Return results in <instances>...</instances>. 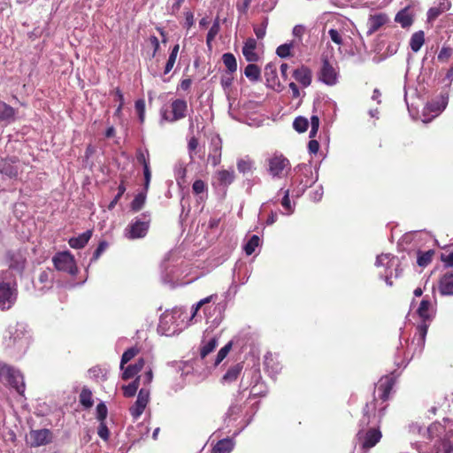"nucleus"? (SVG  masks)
<instances>
[{
	"label": "nucleus",
	"instance_id": "f257e3e1",
	"mask_svg": "<svg viewBox=\"0 0 453 453\" xmlns=\"http://www.w3.org/2000/svg\"><path fill=\"white\" fill-rule=\"evenodd\" d=\"M388 404H383L378 408L377 398H373L367 402L362 408L361 416L357 422L358 427H369L371 424L375 421V425H380L383 417L385 416Z\"/></svg>",
	"mask_w": 453,
	"mask_h": 453
},
{
	"label": "nucleus",
	"instance_id": "f03ea898",
	"mask_svg": "<svg viewBox=\"0 0 453 453\" xmlns=\"http://www.w3.org/2000/svg\"><path fill=\"white\" fill-rule=\"evenodd\" d=\"M8 346L19 349H26L31 340V335L26 324L17 322L14 326H9Z\"/></svg>",
	"mask_w": 453,
	"mask_h": 453
},
{
	"label": "nucleus",
	"instance_id": "7ed1b4c3",
	"mask_svg": "<svg viewBox=\"0 0 453 453\" xmlns=\"http://www.w3.org/2000/svg\"><path fill=\"white\" fill-rule=\"evenodd\" d=\"M11 272H0V310L2 311L10 309L16 300V290L11 286Z\"/></svg>",
	"mask_w": 453,
	"mask_h": 453
},
{
	"label": "nucleus",
	"instance_id": "20e7f679",
	"mask_svg": "<svg viewBox=\"0 0 453 453\" xmlns=\"http://www.w3.org/2000/svg\"><path fill=\"white\" fill-rule=\"evenodd\" d=\"M267 172L273 179H283L291 171L289 160L282 154H273L267 160Z\"/></svg>",
	"mask_w": 453,
	"mask_h": 453
},
{
	"label": "nucleus",
	"instance_id": "39448f33",
	"mask_svg": "<svg viewBox=\"0 0 453 453\" xmlns=\"http://www.w3.org/2000/svg\"><path fill=\"white\" fill-rule=\"evenodd\" d=\"M356 438L363 449L367 450L375 447L382 438L380 425L372 427H358Z\"/></svg>",
	"mask_w": 453,
	"mask_h": 453
},
{
	"label": "nucleus",
	"instance_id": "423d86ee",
	"mask_svg": "<svg viewBox=\"0 0 453 453\" xmlns=\"http://www.w3.org/2000/svg\"><path fill=\"white\" fill-rule=\"evenodd\" d=\"M27 164L18 157H0V174L9 180H19Z\"/></svg>",
	"mask_w": 453,
	"mask_h": 453
},
{
	"label": "nucleus",
	"instance_id": "0eeeda50",
	"mask_svg": "<svg viewBox=\"0 0 453 453\" xmlns=\"http://www.w3.org/2000/svg\"><path fill=\"white\" fill-rule=\"evenodd\" d=\"M150 225V213L144 212L136 218L126 228V237L130 240L143 238L147 235Z\"/></svg>",
	"mask_w": 453,
	"mask_h": 453
},
{
	"label": "nucleus",
	"instance_id": "6e6552de",
	"mask_svg": "<svg viewBox=\"0 0 453 453\" xmlns=\"http://www.w3.org/2000/svg\"><path fill=\"white\" fill-rule=\"evenodd\" d=\"M0 381L6 382L17 393L23 395L26 388L23 375L12 366H0Z\"/></svg>",
	"mask_w": 453,
	"mask_h": 453
},
{
	"label": "nucleus",
	"instance_id": "1a4fd4ad",
	"mask_svg": "<svg viewBox=\"0 0 453 453\" xmlns=\"http://www.w3.org/2000/svg\"><path fill=\"white\" fill-rule=\"evenodd\" d=\"M52 262L58 271L65 272L71 275L78 273L74 257L69 251L57 253L52 257Z\"/></svg>",
	"mask_w": 453,
	"mask_h": 453
},
{
	"label": "nucleus",
	"instance_id": "9d476101",
	"mask_svg": "<svg viewBox=\"0 0 453 453\" xmlns=\"http://www.w3.org/2000/svg\"><path fill=\"white\" fill-rule=\"evenodd\" d=\"M171 111L168 113L165 111L162 113V119L168 122H176L180 120L187 116L188 103L184 99H174L171 103Z\"/></svg>",
	"mask_w": 453,
	"mask_h": 453
},
{
	"label": "nucleus",
	"instance_id": "9b49d317",
	"mask_svg": "<svg viewBox=\"0 0 453 453\" xmlns=\"http://www.w3.org/2000/svg\"><path fill=\"white\" fill-rule=\"evenodd\" d=\"M53 434L50 429L42 428L31 430L28 434L27 443L32 448L44 446L52 442Z\"/></svg>",
	"mask_w": 453,
	"mask_h": 453
},
{
	"label": "nucleus",
	"instance_id": "f8f14e48",
	"mask_svg": "<svg viewBox=\"0 0 453 453\" xmlns=\"http://www.w3.org/2000/svg\"><path fill=\"white\" fill-rule=\"evenodd\" d=\"M319 76L323 83L334 86L338 81V71L327 58H323Z\"/></svg>",
	"mask_w": 453,
	"mask_h": 453
},
{
	"label": "nucleus",
	"instance_id": "ddd939ff",
	"mask_svg": "<svg viewBox=\"0 0 453 453\" xmlns=\"http://www.w3.org/2000/svg\"><path fill=\"white\" fill-rule=\"evenodd\" d=\"M395 385V378L391 375L383 376L379 380L375 390L378 392V398L381 405L389 399V395Z\"/></svg>",
	"mask_w": 453,
	"mask_h": 453
},
{
	"label": "nucleus",
	"instance_id": "4468645a",
	"mask_svg": "<svg viewBox=\"0 0 453 453\" xmlns=\"http://www.w3.org/2000/svg\"><path fill=\"white\" fill-rule=\"evenodd\" d=\"M149 397H150L149 389H147V388L140 389V391L138 393L137 400L135 401L134 405H132L129 408V412L134 419H137L144 411V410L147 406V403L149 402Z\"/></svg>",
	"mask_w": 453,
	"mask_h": 453
},
{
	"label": "nucleus",
	"instance_id": "2eb2a0df",
	"mask_svg": "<svg viewBox=\"0 0 453 453\" xmlns=\"http://www.w3.org/2000/svg\"><path fill=\"white\" fill-rule=\"evenodd\" d=\"M222 156V139L219 135H216L211 139L210 153L208 155V161L211 162L212 166H217L221 162Z\"/></svg>",
	"mask_w": 453,
	"mask_h": 453
},
{
	"label": "nucleus",
	"instance_id": "dca6fc26",
	"mask_svg": "<svg viewBox=\"0 0 453 453\" xmlns=\"http://www.w3.org/2000/svg\"><path fill=\"white\" fill-rule=\"evenodd\" d=\"M438 289L441 296H453V270L440 278Z\"/></svg>",
	"mask_w": 453,
	"mask_h": 453
},
{
	"label": "nucleus",
	"instance_id": "f3484780",
	"mask_svg": "<svg viewBox=\"0 0 453 453\" xmlns=\"http://www.w3.org/2000/svg\"><path fill=\"white\" fill-rule=\"evenodd\" d=\"M293 77L303 87L306 88L310 86L311 83L312 74L309 67L302 65L293 72Z\"/></svg>",
	"mask_w": 453,
	"mask_h": 453
},
{
	"label": "nucleus",
	"instance_id": "a211bd4d",
	"mask_svg": "<svg viewBox=\"0 0 453 453\" xmlns=\"http://www.w3.org/2000/svg\"><path fill=\"white\" fill-rule=\"evenodd\" d=\"M145 360L143 357H140L137 359V361L133 364L129 365L127 367L124 366V369L122 370V375L121 378L124 380H128L134 376H136L144 367Z\"/></svg>",
	"mask_w": 453,
	"mask_h": 453
},
{
	"label": "nucleus",
	"instance_id": "6ab92c4d",
	"mask_svg": "<svg viewBox=\"0 0 453 453\" xmlns=\"http://www.w3.org/2000/svg\"><path fill=\"white\" fill-rule=\"evenodd\" d=\"M217 184L219 187L227 188L235 180V173L234 170L221 169L215 173Z\"/></svg>",
	"mask_w": 453,
	"mask_h": 453
},
{
	"label": "nucleus",
	"instance_id": "aec40b11",
	"mask_svg": "<svg viewBox=\"0 0 453 453\" xmlns=\"http://www.w3.org/2000/svg\"><path fill=\"white\" fill-rule=\"evenodd\" d=\"M257 48V41L254 38H248L242 47V54L248 62H257L259 58L255 50Z\"/></svg>",
	"mask_w": 453,
	"mask_h": 453
},
{
	"label": "nucleus",
	"instance_id": "412c9836",
	"mask_svg": "<svg viewBox=\"0 0 453 453\" xmlns=\"http://www.w3.org/2000/svg\"><path fill=\"white\" fill-rule=\"evenodd\" d=\"M395 21L399 23L403 28L411 27L413 23V14L411 12L410 6L399 11L395 17Z\"/></svg>",
	"mask_w": 453,
	"mask_h": 453
},
{
	"label": "nucleus",
	"instance_id": "4be33fe9",
	"mask_svg": "<svg viewBox=\"0 0 453 453\" xmlns=\"http://www.w3.org/2000/svg\"><path fill=\"white\" fill-rule=\"evenodd\" d=\"M92 234H93V231L91 229L87 230L86 232L82 233L81 234H80L77 237L70 238L68 241V243H69L70 247L73 249H77V250L82 249L87 245V243L92 237Z\"/></svg>",
	"mask_w": 453,
	"mask_h": 453
},
{
	"label": "nucleus",
	"instance_id": "5701e85b",
	"mask_svg": "<svg viewBox=\"0 0 453 453\" xmlns=\"http://www.w3.org/2000/svg\"><path fill=\"white\" fill-rule=\"evenodd\" d=\"M16 111L13 107L0 100V122H12Z\"/></svg>",
	"mask_w": 453,
	"mask_h": 453
},
{
	"label": "nucleus",
	"instance_id": "b1692460",
	"mask_svg": "<svg viewBox=\"0 0 453 453\" xmlns=\"http://www.w3.org/2000/svg\"><path fill=\"white\" fill-rule=\"evenodd\" d=\"M234 447V442L230 438H225L217 441L211 453H230Z\"/></svg>",
	"mask_w": 453,
	"mask_h": 453
},
{
	"label": "nucleus",
	"instance_id": "393cba45",
	"mask_svg": "<svg viewBox=\"0 0 453 453\" xmlns=\"http://www.w3.org/2000/svg\"><path fill=\"white\" fill-rule=\"evenodd\" d=\"M265 77L268 87L273 88L279 84L276 65L268 63L265 67Z\"/></svg>",
	"mask_w": 453,
	"mask_h": 453
},
{
	"label": "nucleus",
	"instance_id": "a878e982",
	"mask_svg": "<svg viewBox=\"0 0 453 453\" xmlns=\"http://www.w3.org/2000/svg\"><path fill=\"white\" fill-rule=\"evenodd\" d=\"M388 16L384 13L375 14L369 19V33L372 34L378 31L383 25L388 22Z\"/></svg>",
	"mask_w": 453,
	"mask_h": 453
},
{
	"label": "nucleus",
	"instance_id": "bb28decb",
	"mask_svg": "<svg viewBox=\"0 0 453 453\" xmlns=\"http://www.w3.org/2000/svg\"><path fill=\"white\" fill-rule=\"evenodd\" d=\"M243 369L242 363H237L232 366H230L226 372L222 377L223 382L231 383L233 381H235L239 375L241 374L242 371Z\"/></svg>",
	"mask_w": 453,
	"mask_h": 453
},
{
	"label": "nucleus",
	"instance_id": "cd10ccee",
	"mask_svg": "<svg viewBox=\"0 0 453 453\" xmlns=\"http://www.w3.org/2000/svg\"><path fill=\"white\" fill-rule=\"evenodd\" d=\"M431 302L428 300H422L419 307L418 308V314L423 322H429L432 320L433 315L431 313Z\"/></svg>",
	"mask_w": 453,
	"mask_h": 453
},
{
	"label": "nucleus",
	"instance_id": "c85d7f7f",
	"mask_svg": "<svg viewBox=\"0 0 453 453\" xmlns=\"http://www.w3.org/2000/svg\"><path fill=\"white\" fill-rule=\"evenodd\" d=\"M244 74L250 81L257 82L260 81L261 70L258 65L254 64V62H250V64L245 67Z\"/></svg>",
	"mask_w": 453,
	"mask_h": 453
},
{
	"label": "nucleus",
	"instance_id": "c756f323",
	"mask_svg": "<svg viewBox=\"0 0 453 453\" xmlns=\"http://www.w3.org/2000/svg\"><path fill=\"white\" fill-rule=\"evenodd\" d=\"M79 402L85 409H90L93 406V394L88 388H82L79 395Z\"/></svg>",
	"mask_w": 453,
	"mask_h": 453
},
{
	"label": "nucleus",
	"instance_id": "7c9ffc66",
	"mask_svg": "<svg viewBox=\"0 0 453 453\" xmlns=\"http://www.w3.org/2000/svg\"><path fill=\"white\" fill-rule=\"evenodd\" d=\"M425 42V33L422 30L415 32L410 40V47L413 52H418Z\"/></svg>",
	"mask_w": 453,
	"mask_h": 453
},
{
	"label": "nucleus",
	"instance_id": "2f4dec72",
	"mask_svg": "<svg viewBox=\"0 0 453 453\" xmlns=\"http://www.w3.org/2000/svg\"><path fill=\"white\" fill-rule=\"evenodd\" d=\"M417 332L413 337V342L417 341V344L423 347L425 345L426 336L427 334L428 324L427 322H421L417 326Z\"/></svg>",
	"mask_w": 453,
	"mask_h": 453
},
{
	"label": "nucleus",
	"instance_id": "473e14b6",
	"mask_svg": "<svg viewBox=\"0 0 453 453\" xmlns=\"http://www.w3.org/2000/svg\"><path fill=\"white\" fill-rule=\"evenodd\" d=\"M147 192L145 190L138 193L130 203V209L134 212L140 211L146 203Z\"/></svg>",
	"mask_w": 453,
	"mask_h": 453
},
{
	"label": "nucleus",
	"instance_id": "72a5a7b5",
	"mask_svg": "<svg viewBox=\"0 0 453 453\" xmlns=\"http://www.w3.org/2000/svg\"><path fill=\"white\" fill-rule=\"evenodd\" d=\"M434 250H429L426 251H418L417 264L420 267L427 266L433 260Z\"/></svg>",
	"mask_w": 453,
	"mask_h": 453
},
{
	"label": "nucleus",
	"instance_id": "f704fd0d",
	"mask_svg": "<svg viewBox=\"0 0 453 453\" xmlns=\"http://www.w3.org/2000/svg\"><path fill=\"white\" fill-rule=\"evenodd\" d=\"M222 61L226 68L227 73H234L237 70L236 58L233 53H224L222 56Z\"/></svg>",
	"mask_w": 453,
	"mask_h": 453
},
{
	"label": "nucleus",
	"instance_id": "c9c22d12",
	"mask_svg": "<svg viewBox=\"0 0 453 453\" xmlns=\"http://www.w3.org/2000/svg\"><path fill=\"white\" fill-rule=\"evenodd\" d=\"M141 376H137L134 381L122 387L124 396L132 397L136 394L137 389L141 384Z\"/></svg>",
	"mask_w": 453,
	"mask_h": 453
},
{
	"label": "nucleus",
	"instance_id": "e433bc0d",
	"mask_svg": "<svg viewBox=\"0 0 453 453\" xmlns=\"http://www.w3.org/2000/svg\"><path fill=\"white\" fill-rule=\"evenodd\" d=\"M135 157L139 164H141L144 168H149L150 166V153L147 149L143 150L142 148H138L135 152Z\"/></svg>",
	"mask_w": 453,
	"mask_h": 453
},
{
	"label": "nucleus",
	"instance_id": "4c0bfd02",
	"mask_svg": "<svg viewBox=\"0 0 453 453\" xmlns=\"http://www.w3.org/2000/svg\"><path fill=\"white\" fill-rule=\"evenodd\" d=\"M254 161L250 158H241L237 161V170L243 174L252 173Z\"/></svg>",
	"mask_w": 453,
	"mask_h": 453
},
{
	"label": "nucleus",
	"instance_id": "58836bf2",
	"mask_svg": "<svg viewBox=\"0 0 453 453\" xmlns=\"http://www.w3.org/2000/svg\"><path fill=\"white\" fill-rule=\"evenodd\" d=\"M179 50H180L179 44L174 45L173 48L172 49V51L169 55L168 60L165 66V70H164L165 74H167L168 73H170L172 71V69L173 68L174 64L177 59V55H178Z\"/></svg>",
	"mask_w": 453,
	"mask_h": 453
},
{
	"label": "nucleus",
	"instance_id": "ea45409f",
	"mask_svg": "<svg viewBox=\"0 0 453 453\" xmlns=\"http://www.w3.org/2000/svg\"><path fill=\"white\" fill-rule=\"evenodd\" d=\"M139 352H140V349L137 347H132V348L127 349L123 353V355L121 357V361H120V365H119L120 369L123 370L124 365L126 364H127L130 360H132L136 355H138Z\"/></svg>",
	"mask_w": 453,
	"mask_h": 453
},
{
	"label": "nucleus",
	"instance_id": "a19ab883",
	"mask_svg": "<svg viewBox=\"0 0 453 453\" xmlns=\"http://www.w3.org/2000/svg\"><path fill=\"white\" fill-rule=\"evenodd\" d=\"M218 345V339L216 337L211 338L207 343H205L200 350L201 358H205L210 353H211Z\"/></svg>",
	"mask_w": 453,
	"mask_h": 453
},
{
	"label": "nucleus",
	"instance_id": "79ce46f5",
	"mask_svg": "<svg viewBox=\"0 0 453 453\" xmlns=\"http://www.w3.org/2000/svg\"><path fill=\"white\" fill-rule=\"evenodd\" d=\"M308 119L302 116L296 117L293 122V127L298 133L305 132L308 129Z\"/></svg>",
	"mask_w": 453,
	"mask_h": 453
},
{
	"label": "nucleus",
	"instance_id": "37998d69",
	"mask_svg": "<svg viewBox=\"0 0 453 453\" xmlns=\"http://www.w3.org/2000/svg\"><path fill=\"white\" fill-rule=\"evenodd\" d=\"M293 46V42L281 44L276 49V54L281 58L292 57L293 54L291 50Z\"/></svg>",
	"mask_w": 453,
	"mask_h": 453
},
{
	"label": "nucleus",
	"instance_id": "c03bdc74",
	"mask_svg": "<svg viewBox=\"0 0 453 453\" xmlns=\"http://www.w3.org/2000/svg\"><path fill=\"white\" fill-rule=\"evenodd\" d=\"M220 29L219 21L217 18L216 20L213 22L212 26L211 27L207 36H206V43L209 47H211V42L214 40L216 35L219 34Z\"/></svg>",
	"mask_w": 453,
	"mask_h": 453
},
{
	"label": "nucleus",
	"instance_id": "a18cd8bd",
	"mask_svg": "<svg viewBox=\"0 0 453 453\" xmlns=\"http://www.w3.org/2000/svg\"><path fill=\"white\" fill-rule=\"evenodd\" d=\"M260 239L257 235H252L244 245V251L248 256L254 253L256 248L259 245Z\"/></svg>",
	"mask_w": 453,
	"mask_h": 453
},
{
	"label": "nucleus",
	"instance_id": "49530a36",
	"mask_svg": "<svg viewBox=\"0 0 453 453\" xmlns=\"http://www.w3.org/2000/svg\"><path fill=\"white\" fill-rule=\"evenodd\" d=\"M231 349H232V342H230L219 349V351L217 354L216 360H215L216 365L220 364L225 359V357L227 356V354L229 353Z\"/></svg>",
	"mask_w": 453,
	"mask_h": 453
},
{
	"label": "nucleus",
	"instance_id": "de8ad7c7",
	"mask_svg": "<svg viewBox=\"0 0 453 453\" xmlns=\"http://www.w3.org/2000/svg\"><path fill=\"white\" fill-rule=\"evenodd\" d=\"M199 146V141L196 136H191L188 142V150L191 160L194 158L196 149Z\"/></svg>",
	"mask_w": 453,
	"mask_h": 453
},
{
	"label": "nucleus",
	"instance_id": "09e8293b",
	"mask_svg": "<svg viewBox=\"0 0 453 453\" xmlns=\"http://www.w3.org/2000/svg\"><path fill=\"white\" fill-rule=\"evenodd\" d=\"M451 55H452V49L450 47L443 46L441 49V50L437 56V58L440 62L445 63L450 58Z\"/></svg>",
	"mask_w": 453,
	"mask_h": 453
},
{
	"label": "nucleus",
	"instance_id": "8fccbe9b",
	"mask_svg": "<svg viewBox=\"0 0 453 453\" xmlns=\"http://www.w3.org/2000/svg\"><path fill=\"white\" fill-rule=\"evenodd\" d=\"M108 248V242L106 241H101L94 251L93 257L91 258V262L96 261L101 255L105 251V250Z\"/></svg>",
	"mask_w": 453,
	"mask_h": 453
},
{
	"label": "nucleus",
	"instance_id": "3c124183",
	"mask_svg": "<svg viewBox=\"0 0 453 453\" xmlns=\"http://www.w3.org/2000/svg\"><path fill=\"white\" fill-rule=\"evenodd\" d=\"M233 81H234V73H230L227 72H226V73L223 74L220 79V84H221L222 88H224V90L228 89L232 86Z\"/></svg>",
	"mask_w": 453,
	"mask_h": 453
},
{
	"label": "nucleus",
	"instance_id": "603ef678",
	"mask_svg": "<svg viewBox=\"0 0 453 453\" xmlns=\"http://www.w3.org/2000/svg\"><path fill=\"white\" fill-rule=\"evenodd\" d=\"M108 410L106 405L104 403H100L96 406V418L97 419L102 422L105 421V418L107 417Z\"/></svg>",
	"mask_w": 453,
	"mask_h": 453
},
{
	"label": "nucleus",
	"instance_id": "864d4df0",
	"mask_svg": "<svg viewBox=\"0 0 453 453\" xmlns=\"http://www.w3.org/2000/svg\"><path fill=\"white\" fill-rule=\"evenodd\" d=\"M97 434L100 438H102L104 441H108L110 436L109 429L105 424V421H102L99 424Z\"/></svg>",
	"mask_w": 453,
	"mask_h": 453
},
{
	"label": "nucleus",
	"instance_id": "5fc2aeb1",
	"mask_svg": "<svg viewBox=\"0 0 453 453\" xmlns=\"http://www.w3.org/2000/svg\"><path fill=\"white\" fill-rule=\"evenodd\" d=\"M206 189V184L202 180H196L192 185V190L196 195H199L204 192Z\"/></svg>",
	"mask_w": 453,
	"mask_h": 453
},
{
	"label": "nucleus",
	"instance_id": "6e6d98bb",
	"mask_svg": "<svg viewBox=\"0 0 453 453\" xmlns=\"http://www.w3.org/2000/svg\"><path fill=\"white\" fill-rule=\"evenodd\" d=\"M328 35H329L331 40L337 45H342L343 43L342 35L340 34V32L338 30H336L334 28H331L328 31Z\"/></svg>",
	"mask_w": 453,
	"mask_h": 453
},
{
	"label": "nucleus",
	"instance_id": "4d7b16f0",
	"mask_svg": "<svg viewBox=\"0 0 453 453\" xmlns=\"http://www.w3.org/2000/svg\"><path fill=\"white\" fill-rule=\"evenodd\" d=\"M441 14V11L437 6L431 7L427 12V20L432 22Z\"/></svg>",
	"mask_w": 453,
	"mask_h": 453
},
{
	"label": "nucleus",
	"instance_id": "13d9d810",
	"mask_svg": "<svg viewBox=\"0 0 453 453\" xmlns=\"http://www.w3.org/2000/svg\"><path fill=\"white\" fill-rule=\"evenodd\" d=\"M264 364L267 369L271 368L274 372H278L279 370V364L273 362V357L271 354L265 357Z\"/></svg>",
	"mask_w": 453,
	"mask_h": 453
},
{
	"label": "nucleus",
	"instance_id": "bf43d9fd",
	"mask_svg": "<svg viewBox=\"0 0 453 453\" xmlns=\"http://www.w3.org/2000/svg\"><path fill=\"white\" fill-rule=\"evenodd\" d=\"M281 205H282V207L288 212H291L292 211L290 199H289V190L288 189H287L285 191V193H284V196H283L282 201H281Z\"/></svg>",
	"mask_w": 453,
	"mask_h": 453
},
{
	"label": "nucleus",
	"instance_id": "052dcab7",
	"mask_svg": "<svg viewBox=\"0 0 453 453\" xmlns=\"http://www.w3.org/2000/svg\"><path fill=\"white\" fill-rule=\"evenodd\" d=\"M143 176H144L143 190H145V192H148L150 183V179H151L150 167H149V168L146 167L143 169Z\"/></svg>",
	"mask_w": 453,
	"mask_h": 453
},
{
	"label": "nucleus",
	"instance_id": "680f3d73",
	"mask_svg": "<svg viewBox=\"0 0 453 453\" xmlns=\"http://www.w3.org/2000/svg\"><path fill=\"white\" fill-rule=\"evenodd\" d=\"M305 32H306V28L303 25H296L293 28V35H294V36L299 38L300 42H302V38H303V35L305 34Z\"/></svg>",
	"mask_w": 453,
	"mask_h": 453
},
{
	"label": "nucleus",
	"instance_id": "e2e57ef3",
	"mask_svg": "<svg viewBox=\"0 0 453 453\" xmlns=\"http://www.w3.org/2000/svg\"><path fill=\"white\" fill-rule=\"evenodd\" d=\"M144 101L143 100H138L135 102V109L139 113V119L141 122H143L144 120Z\"/></svg>",
	"mask_w": 453,
	"mask_h": 453
},
{
	"label": "nucleus",
	"instance_id": "0e129e2a",
	"mask_svg": "<svg viewBox=\"0 0 453 453\" xmlns=\"http://www.w3.org/2000/svg\"><path fill=\"white\" fill-rule=\"evenodd\" d=\"M149 41L153 48L152 57H155L160 47L159 41L156 35L150 36Z\"/></svg>",
	"mask_w": 453,
	"mask_h": 453
},
{
	"label": "nucleus",
	"instance_id": "69168bd1",
	"mask_svg": "<svg viewBox=\"0 0 453 453\" xmlns=\"http://www.w3.org/2000/svg\"><path fill=\"white\" fill-rule=\"evenodd\" d=\"M143 385H149L153 379V372L151 369H149L142 376H141Z\"/></svg>",
	"mask_w": 453,
	"mask_h": 453
},
{
	"label": "nucleus",
	"instance_id": "338daca9",
	"mask_svg": "<svg viewBox=\"0 0 453 453\" xmlns=\"http://www.w3.org/2000/svg\"><path fill=\"white\" fill-rule=\"evenodd\" d=\"M308 149L311 153L316 154L319 149V143L318 141L311 139L309 141Z\"/></svg>",
	"mask_w": 453,
	"mask_h": 453
},
{
	"label": "nucleus",
	"instance_id": "774afa93",
	"mask_svg": "<svg viewBox=\"0 0 453 453\" xmlns=\"http://www.w3.org/2000/svg\"><path fill=\"white\" fill-rule=\"evenodd\" d=\"M441 261L445 263L447 266H453V252L449 254H441Z\"/></svg>",
	"mask_w": 453,
	"mask_h": 453
}]
</instances>
